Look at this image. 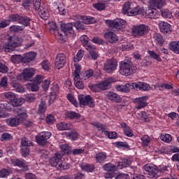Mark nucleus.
<instances>
[{
	"label": "nucleus",
	"mask_w": 179,
	"mask_h": 179,
	"mask_svg": "<svg viewBox=\"0 0 179 179\" xmlns=\"http://www.w3.org/2000/svg\"><path fill=\"white\" fill-rule=\"evenodd\" d=\"M23 43V38L20 37L9 36L7 39V42L2 46L0 44V52H2L3 50L6 52H12L15 51V48L20 47Z\"/></svg>",
	"instance_id": "obj_1"
},
{
	"label": "nucleus",
	"mask_w": 179,
	"mask_h": 179,
	"mask_svg": "<svg viewBox=\"0 0 179 179\" xmlns=\"http://www.w3.org/2000/svg\"><path fill=\"white\" fill-rule=\"evenodd\" d=\"M122 13L126 16H136L137 15H143L145 9L139 6L134 7L132 3L127 1L122 6Z\"/></svg>",
	"instance_id": "obj_2"
},
{
	"label": "nucleus",
	"mask_w": 179,
	"mask_h": 179,
	"mask_svg": "<svg viewBox=\"0 0 179 179\" xmlns=\"http://www.w3.org/2000/svg\"><path fill=\"white\" fill-rule=\"evenodd\" d=\"M136 72V66H134V63L131 60L122 61L120 66V73L124 76H131Z\"/></svg>",
	"instance_id": "obj_3"
},
{
	"label": "nucleus",
	"mask_w": 179,
	"mask_h": 179,
	"mask_svg": "<svg viewBox=\"0 0 179 179\" xmlns=\"http://www.w3.org/2000/svg\"><path fill=\"white\" fill-rule=\"evenodd\" d=\"M131 31L134 37H145L150 31V28L146 24H141L133 26Z\"/></svg>",
	"instance_id": "obj_4"
},
{
	"label": "nucleus",
	"mask_w": 179,
	"mask_h": 179,
	"mask_svg": "<svg viewBox=\"0 0 179 179\" xmlns=\"http://www.w3.org/2000/svg\"><path fill=\"white\" fill-rule=\"evenodd\" d=\"M143 169V174L147 176L148 178H159L160 177V175H159V169H157V166L147 164L144 166Z\"/></svg>",
	"instance_id": "obj_5"
},
{
	"label": "nucleus",
	"mask_w": 179,
	"mask_h": 179,
	"mask_svg": "<svg viewBox=\"0 0 179 179\" xmlns=\"http://www.w3.org/2000/svg\"><path fill=\"white\" fill-rule=\"evenodd\" d=\"M36 75V70L33 68H26L22 71V73L17 76V80H27L29 81L31 78Z\"/></svg>",
	"instance_id": "obj_6"
},
{
	"label": "nucleus",
	"mask_w": 179,
	"mask_h": 179,
	"mask_svg": "<svg viewBox=\"0 0 179 179\" xmlns=\"http://www.w3.org/2000/svg\"><path fill=\"white\" fill-rule=\"evenodd\" d=\"M106 23L109 27H112L113 29H119V30L127 27V21L121 18H117L114 20H107Z\"/></svg>",
	"instance_id": "obj_7"
},
{
	"label": "nucleus",
	"mask_w": 179,
	"mask_h": 179,
	"mask_svg": "<svg viewBox=\"0 0 179 179\" xmlns=\"http://www.w3.org/2000/svg\"><path fill=\"white\" fill-rule=\"evenodd\" d=\"M118 66V63L116 59H108L103 64V71L106 72V73H113L117 67Z\"/></svg>",
	"instance_id": "obj_8"
},
{
	"label": "nucleus",
	"mask_w": 179,
	"mask_h": 179,
	"mask_svg": "<svg viewBox=\"0 0 179 179\" xmlns=\"http://www.w3.org/2000/svg\"><path fill=\"white\" fill-rule=\"evenodd\" d=\"M60 29L66 36H69L72 38L76 37V34H75V30H73V24H72V22L61 24Z\"/></svg>",
	"instance_id": "obj_9"
},
{
	"label": "nucleus",
	"mask_w": 179,
	"mask_h": 179,
	"mask_svg": "<svg viewBox=\"0 0 179 179\" xmlns=\"http://www.w3.org/2000/svg\"><path fill=\"white\" fill-rule=\"evenodd\" d=\"M50 138H51V132L50 131L41 132L36 136V142L41 146L47 145L48 143L47 140L50 139Z\"/></svg>",
	"instance_id": "obj_10"
},
{
	"label": "nucleus",
	"mask_w": 179,
	"mask_h": 179,
	"mask_svg": "<svg viewBox=\"0 0 179 179\" xmlns=\"http://www.w3.org/2000/svg\"><path fill=\"white\" fill-rule=\"evenodd\" d=\"M78 101L81 106H88L91 108L94 107V100L90 95H78Z\"/></svg>",
	"instance_id": "obj_11"
},
{
	"label": "nucleus",
	"mask_w": 179,
	"mask_h": 179,
	"mask_svg": "<svg viewBox=\"0 0 179 179\" xmlns=\"http://www.w3.org/2000/svg\"><path fill=\"white\" fill-rule=\"evenodd\" d=\"M62 157H64V154H62V152L55 153V157L50 159V164L52 167H55L57 170H59L62 162Z\"/></svg>",
	"instance_id": "obj_12"
},
{
	"label": "nucleus",
	"mask_w": 179,
	"mask_h": 179,
	"mask_svg": "<svg viewBox=\"0 0 179 179\" xmlns=\"http://www.w3.org/2000/svg\"><path fill=\"white\" fill-rule=\"evenodd\" d=\"M65 64H66V56L64 53H59L57 55L55 66L57 69H61V68H64L65 66Z\"/></svg>",
	"instance_id": "obj_13"
},
{
	"label": "nucleus",
	"mask_w": 179,
	"mask_h": 179,
	"mask_svg": "<svg viewBox=\"0 0 179 179\" xmlns=\"http://www.w3.org/2000/svg\"><path fill=\"white\" fill-rule=\"evenodd\" d=\"M10 164L17 167H20V169L23 170V171H29V166L26 165V161L22 158L11 159Z\"/></svg>",
	"instance_id": "obj_14"
},
{
	"label": "nucleus",
	"mask_w": 179,
	"mask_h": 179,
	"mask_svg": "<svg viewBox=\"0 0 179 179\" xmlns=\"http://www.w3.org/2000/svg\"><path fill=\"white\" fill-rule=\"evenodd\" d=\"M148 96H142L136 98L133 100L134 103H136V108L137 110H141V108H145L148 106Z\"/></svg>",
	"instance_id": "obj_15"
},
{
	"label": "nucleus",
	"mask_w": 179,
	"mask_h": 179,
	"mask_svg": "<svg viewBox=\"0 0 179 179\" xmlns=\"http://www.w3.org/2000/svg\"><path fill=\"white\" fill-rule=\"evenodd\" d=\"M37 54L34 52L25 53L22 55V64H29L36 59Z\"/></svg>",
	"instance_id": "obj_16"
},
{
	"label": "nucleus",
	"mask_w": 179,
	"mask_h": 179,
	"mask_svg": "<svg viewBox=\"0 0 179 179\" xmlns=\"http://www.w3.org/2000/svg\"><path fill=\"white\" fill-rule=\"evenodd\" d=\"M104 38L106 41L111 44H115L118 41V36L113 31H108L104 34Z\"/></svg>",
	"instance_id": "obj_17"
},
{
	"label": "nucleus",
	"mask_w": 179,
	"mask_h": 179,
	"mask_svg": "<svg viewBox=\"0 0 179 179\" xmlns=\"http://www.w3.org/2000/svg\"><path fill=\"white\" fill-rule=\"evenodd\" d=\"M106 97L108 100H110L113 103H121L122 101L121 96L114 92H108L106 93Z\"/></svg>",
	"instance_id": "obj_18"
},
{
	"label": "nucleus",
	"mask_w": 179,
	"mask_h": 179,
	"mask_svg": "<svg viewBox=\"0 0 179 179\" xmlns=\"http://www.w3.org/2000/svg\"><path fill=\"white\" fill-rule=\"evenodd\" d=\"M145 15L149 19H159V16H160V13H159V11H157L156 9L148 8V9L145 11Z\"/></svg>",
	"instance_id": "obj_19"
},
{
	"label": "nucleus",
	"mask_w": 179,
	"mask_h": 179,
	"mask_svg": "<svg viewBox=\"0 0 179 179\" xmlns=\"http://www.w3.org/2000/svg\"><path fill=\"white\" fill-rule=\"evenodd\" d=\"M159 30L164 34H167V33H171V25L166 22H162L159 24Z\"/></svg>",
	"instance_id": "obj_20"
},
{
	"label": "nucleus",
	"mask_w": 179,
	"mask_h": 179,
	"mask_svg": "<svg viewBox=\"0 0 179 179\" xmlns=\"http://www.w3.org/2000/svg\"><path fill=\"white\" fill-rule=\"evenodd\" d=\"M121 128L123 130V132L126 136H129V138L134 136V131H132V129L127 124V123L122 122L121 124Z\"/></svg>",
	"instance_id": "obj_21"
},
{
	"label": "nucleus",
	"mask_w": 179,
	"mask_h": 179,
	"mask_svg": "<svg viewBox=\"0 0 179 179\" xmlns=\"http://www.w3.org/2000/svg\"><path fill=\"white\" fill-rule=\"evenodd\" d=\"M78 19H81L85 24H94L97 22L96 18L86 15H78Z\"/></svg>",
	"instance_id": "obj_22"
},
{
	"label": "nucleus",
	"mask_w": 179,
	"mask_h": 179,
	"mask_svg": "<svg viewBox=\"0 0 179 179\" xmlns=\"http://www.w3.org/2000/svg\"><path fill=\"white\" fill-rule=\"evenodd\" d=\"M111 83H113V78H108L103 81H101L98 85H99L101 90H107L111 87Z\"/></svg>",
	"instance_id": "obj_23"
},
{
	"label": "nucleus",
	"mask_w": 179,
	"mask_h": 179,
	"mask_svg": "<svg viewBox=\"0 0 179 179\" xmlns=\"http://www.w3.org/2000/svg\"><path fill=\"white\" fill-rule=\"evenodd\" d=\"M57 128L59 131H68L72 129L73 126L71 123L61 122L57 124Z\"/></svg>",
	"instance_id": "obj_24"
},
{
	"label": "nucleus",
	"mask_w": 179,
	"mask_h": 179,
	"mask_svg": "<svg viewBox=\"0 0 179 179\" xmlns=\"http://www.w3.org/2000/svg\"><path fill=\"white\" fill-rule=\"evenodd\" d=\"M64 115L65 118H67L69 120H80L81 117L79 113L72 110L66 111Z\"/></svg>",
	"instance_id": "obj_25"
},
{
	"label": "nucleus",
	"mask_w": 179,
	"mask_h": 179,
	"mask_svg": "<svg viewBox=\"0 0 179 179\" xmlns=\"http://www.w3.org/2000/svg\"><path fill=\"white\" fill-rule=\"evenodd\" d=\"M11 86L18 93H24V87L19 82L15 80L11 83Z\"/></svg>",
	"instance_id": "obj_26"
},
{
	"label": "nucleus",
	"mask_w": 179,
	"mask_h": 179,
	"mask_svg": "<svg viewBox=\"0 0 179 179\" xmlns=\"http://www.w3.org/2000/svg\"><path fill=\"white\" fill-rule=\"evenodd\" d=\"M45 111H47V105L45 103V101L41 99L38 105L37 113L39 115H43L44 117V114H45Z\"/></svg>",
	"instance_id": "obj_27"
},
{
	"label": "nucleus",
	"mask_w": 179,
	"mask_h": 179,
	"mask_svg": "<svg viewBox=\"0 0 179 179\" xmlns=\"http://www.w3.org/2000/svg\"><path fill=\"white\" fill-rule=\"evenodd\" d=\"M142 2H145L146 0H141ZM166 0H150V5H154L156 8H158V9H160L162 6H164L166 5Z\"/></svg>",
	"instance_id": "obj_28"
},
{
	"label": "nucleus",
	"mask_w": 179,
	"mask_h": 179,
	"mask_svg": "<svg viewBox=\"0 0 179 179\" xmlns=\"http://www.w3.org/2000/svg\"><path fill=\"white\" fill-rule=\"evenodd\" d=\"M107 159V154L106 152H99L95 155V160L96 163H104Z\"/></svg>",
	"instance_id": "obj_29"
},
{
	"label": "nucleus",
	"mask_w": 179,
	"mask_h": 179,
	"mask_svg": "<svg viewBox=\"0 0 179 179\" xmlns=\"http://www.w3.org/2000/svg\"><path fill=\"white\" fill-rule=\"evenodd\" d=\"M136 89H139V90H149L150 89V85L143 82H138L134 84Z\"/></svg>",
	"instance_id": "obj_30"
},
{
	"label": "nucleus",
	"mask_w": 179,
	"mask_h": 179,
	"mask_svg": "<svg viewBox=\"0 0 179 179\" xmlns=\"http://www.w3.org/2000/svg\"><path fill=\"white\" fill-rule=\"evenodd\" d=\"M73 80L74 85L78 89H83V87H85V84H83V81H82V78H80V75H77L74 77Z\"/></svg>",
	"instance_id": "obj_31"
},
{
	"label": "nucleus",
	"mask_w": 179,
	"mask_h": 179,
	"mask_svg": "<svg viewBox=\"0 0 179 179\" xmlns=\"http://www.w3.org/2000/svg\"><path fill=\"white\" fill-rule=\"evenodd\" d=\"M87 50H89L91 59L96 61V59L99 58V52H97V49H96V48H92V46H89V48Z\"/></svg>",
	"instance_id": "obj_32"
},
{
	"label": "nucleus",
	"mask_w": 179,
	"mask_h": 179,
	"mask_svg": "<svg viewBox=\"0 0 179 179\" xmlns=\"http://www.w3.org/2000/svg\"><path fill=\"white\" fill-rule=\"evenodd\" d=\"M169 50L175 52V54H179V41H173L169 43Z\"/></svg>",
	"instance_id": "obj_33"
},
{
	"label": "nucleus",
	"mask_w": 179,
	"mask_h": 179,
	"mask_svg": "<svg viewBox=\"0 0 179 179\" xmlns=\"http://www.w3.org/2000/svg\"><path fill=\"white\" fill-rule=\"evenodd\" d=\"M63 156L64 155H72V148H71L68 144H64L60 145Z\"/></svg>",
	"instance_id": "obj_34"
},
{
	"label": "nucleus",
	"mask_w": 179,
	"mask_h": 179,
	"mask_svg": "<svg viewBox=\"0 0 179 179\" xmlns=\"http://www.w3.org/2000/svg\"><path fill=\"white\" fill-rule=\"evenodd\" d=\"M132 161L131 159H124L121 162H118L117 169H124V167H129Z\"/></svg>",
	"instance_id": "obj_35"
},
{
	"label": "nucleus",
	"mask_w": 179,
	"mask_h": 179,
	"mask_svg": "<svg viewBox=\"0 0 179 179\" xmlns=\"http://www.w3.org/2000/svg\"><path fill=\"white\" fill-rule=\"evenodd\" d=\"M103 169L106 171H109L110 173H115V171H117V169H118V167H117V166L115 165L108 163L103 165Z\"/></svg>",
	"instance_id": "obj_36"
},
{
	"label": "nucleus",
	"mask_w": 179,
	"mask_h": 179,
	"mask_svg": "<svg viewBox=\"0 0 179 179\" xmlns=\"http://www.w3.org/2000/svg\"><path fill=\"white\" fill-rule=\"evenodd\" d=\"M30 17L27 16H22L21 15L20 18V22H18L20 24H22V26H24L25 27H27V26H30Z\"/></svg>",
	"instance_id": "obj_37"
},
{
	"label": "nucleus",
	"mask_w": 179,
	"mask_h": 179,
	"mask_svg": "<svg viewBox=\"0 0 179 179\" xmlns=\"http://www.w3.org/2000/svg\"><path fill=\"white\" fill-rule=\"evenodd\" d=\"M38 14L41 16V19H43V20H47V19L50 17V12L48 9H45L44 8H42V9L38 11Z\"/></svg>",
	"instance_id": "obj_38"
},
{
	"label": "nucleus",
	"mask_w": 179,
	"mask_h": 179,
	"mask_svg": "<svg viewBox=\"0 0 179 179\" xmlns=\"http://www.w3.org/2000/svg\"><path fill=\"white\" fill-rule=\"evenodd\" d=\"M10 61L13 64H20V62L23 63V56L20 55H12L10 57Z\"/></svg>",
	"instance_id": "obj_39"
},
{
	"label": "nucleus",
	"mask_w": 179,
	"mask_h": 179,
	"mask_svg": "<svg viewBox=\"0 0 179 179\" xmlns=\"http://www.w3.org/2000/svg\"><path fill=\"white\" fill-rule=\"evenodd\" d=\"M148 54L150 58L152 59H155V61H157L158 62H162V57L156 52L153 50H148Z\"/></svg>",
	"instance_id": "obj_40"
},
{
	"label": "nucleus",
	"mask_w": 179,
	"mask_h": 179,
	"mask_svg": "<svg viewBox=\"0 0 179 179\" xmlns=\"http://www.w3.org/2000/svg\"><path fill=\"white\" fill-rule=\"evenodd\" d=\"M159 15L161 13L162 17H164L165 19H171V17H173L171 12H170L168 9L159 10Z\"/></svg>",
	"instance_id": "obj_41"
},
{
	"label": "nucleus",
	"mask_w": 179,
	"mask_h": 179,
	"mask_svg": "<svg viewBox=\"0 0 179 179\" xmlns=\"http://www.w3.org/2000/svg\"><path fill=\"white\" fill-rule=\"evenodd\" d=\"M6 122L8 125H10V127H17V125L20 124V123H19V121L17 120V117H16L7 119Z\"/></svg>",
	"instance_id": "obj_42"
},
{
	"label": "nucleus",
	"mask_w": 179,
	"mask_h": 179,
	"mask_svg": "<svg viewBox=\"0 0 179 179\" xmlns=\"http://www.w3.org/2000/svg\"><path fill=\"white\" fill-rule=\"evenodd\" d=\"M154 40L156 41L157 44H159V45H163V44H164V39L160 34H155Z\"/></svg>",
	"instance_id": "obj_43"
},
{
	"label": "nucleus",
	"mask_w": 179,
	"mask_h": 179,
	"mask_svg": "<svg viewBox=\"0 0 179 179\" xmlns=\"http://www.w3.org/2000/svg\"><path fill=\"white\" fill-rule=\"evenodd\" d=\"M45 79V77L44 76L37 75L33 78L32 82L39 86V85H41V83H43Z\"/></svg>",
	"instance_id": "obj_44"
},
{
	"label": "nucleus",
	"mask_w": 179,
	"mask_h": 179,
	"mask_svg": "<svg viewBox=\"0 0 179 179\" xmlns=\"http://www.w3.org/2000/svg\"><path fill=\"white\" fill-rule=\"evenodd\" d=\"M21 15L19 14H11L8 16V21L10 22H17V23L20 21Z\"/></svg>",
	"instance_id": "obj_45"
},
{
	"label": "nucleus",
	"mask_w": 179,
	"mask_h": 179,
	"mask_svg": "<svg viewBox=\"0 0 179 179\" xmlns=\"http://www.w3.org/2000/svg\"><path fill=\"white\" fill-rule=\"evenodd\" d=\"M11 104L13 107H20V106L23 104V99L22 98H17V96H15V99H13Z\"/></svg>",
	"instance_id": "obj_46"
},
{
	"label": "nucleus",
	"mask_w": 179,
	"mask_h": 179,
	"mask_svg": "<svg viewBox=\"0 0 179 179\" xmlns=\"http://www.w3.org/2000/svg\"><path fill=\"white\" fill-rule=\"evenodd\" d=\"M74 27L79 31H83V30H85V22H83V21H76L74 22Z\"/></svg>",
	"instance_id": "obj_47"
},
{
	"label": "nucleus",
	"mask_w": 179,
	"mask_h": 179,
	"mask_svg": "<svg viewBox=\"0 0 179 179\" xmlns=\"http://www.w3.org/2000/svg\"><path fill=\"white\" fill-rule=\"evenodd\" d=\"M21 155L23 157H27L30 155V147L23 146L20 148Z\"/></svg>",
	"instance_id": "obj_48"
},
{
	"label": "nucleus",
	"mask_w": 179,
	"mask_h": 179,
	"mask_svg": "<svg viewBox=\"0 0 179 179\" xmlns=\"http://www.w3.org/2000/svg\"><path fill=\"white\" fill-rule=\"evenodd\" d=\"M33 145V143L31 141H29L27 138L24 137L21 139V146L23 148V146H26L27 148H30Z\"/></svg>",
	"instance_id": "obj_49"
},
{
	"label": "nucleus",
	"mask_w": 179,
	"mask_h": 179,
	"mask_svg": "<svg viewBox=\"0 0 179 179\" xmlns=\"http://www.w3.org/2000/svg\"><path fill=\"white\" fill-rule=\"evenodd\" d=\"M81 168L83 170H85V171H87V173H92V171H94V164H85L82 166Z\"/></svg>",
	"instance_id": "obj_50"
},
{
	"label": "nucleus",
	"mask_w": 179,
	"mask_h": 179,
	"mask_svg": "<svg viewBox=\"0 0 179 179\" xmlns=\"http://www.w3.org/2000/svg\"><path fill=\"white\" fill-rule=\"evenodd\" d=\"M104 134L106 135V136H108V138H109V139H117V138H118V134H117V132L115 131H104Z\"/></svg>",
	"instance_id": "obj_51"
},
{
	"label": "nucleus",
	"mask_w": 179,
	"mask_h": 179,
	"mask_svg": "<svg viewBox=\"0 0 179 179\" xmlns=\"http://www.w3.org/2000/svg\"><path fill=\"white\" fill-rule=\"evenodd\" d=\"M22 6L27 10H30V8L33 6V1H31V0H24L22 2Z\"/></svg>",
	"instance_id": "obj_52"
},
{
	"label": "nucleus",
	"mask_w": 179,
	"mask_h": 179,
	"mask_svg": "<svg viewBox=\"0 0 179 179\" xmlns=\"http://www.w3.org/2000/svg\"><path fill=\"white\" fill-rule=\"evenodd\" d=\"M17 120L20 124H22L24 120L27 118V113H19L17 116Z\"/></svg>",
	"instance_id": "obj_53"
},
{
	"label": "nucleus",
	"mask_w": 179,
	"mask_h": 179,
	"mask_svg": "<svg viewBox=\"0 0 179 179\" xmlns=\"http://www.w3.org/2000/svg\"><path fill=\"white\" fill-rule=\"evenodd\" d=\"M93 125L97 128L99 132L104 133L106 132V129H107V127L101 123H94Z\"/></svg>",
	"instance_id": "obj_54"
},
{
	"label": "nucleus",
	"mask_w": 179,
	"mask_h": 179,
	"mask_svg": "<svg viewBox=\"0 0 179 179\" xmlns=\"http://www.w3.org/2000/svg\"><path fill=\"white\" fill-rule=\"evenodd\" d=\"M84 55H85V50H78V52L74 59L75 62H79V61H81L82 58H83Z\"/></svg>",
	"instance_id": "obj_55"
},
{
	"label": "nucleus",
	"mask_w": 179,
	"mask_h": 179,
	"mask_svg": "<svg viewBox=\"0 0 179 179\" xmlns=\"http://www.w3.org/2000/svg\"><path fill=\"white\" fill-rule=\"evenodd\" d=\"M4 96L6 97V99H7V100H9V101L12 103V101L15 100V97L16 96V95L12 92H8L4 93Z\"/></svg>",
	"instance_id": "obj_56"
},
{
	"label": "nucleus",
	"mask_w": 179,
	"mask_h": 179,
	"mask_svg": "<svg viewBox=\"0 0 179 179\" xmlns=\"http://www.w3.org/2000/svg\"><path fill=\"white\" fill-rule=\"evenodd\" d=\"M160 139L161 141H163L166 143H170V142H171V139H173V137H171V135L170 134H164V135H161Z\"/></svg>",
	"instance_id": "obj_57"
},
{
	"label": "nucleus",
	"mask_w": 179,
	"mask_h": 179,
	"mask_svg": "<svg viewBox=\"0 0 179 179\" xmlns=\"http://www.w3.org/2000/svg\"><path fill=\"white\" fill-rule=\"evenodd\" d=\"M91 41H92V43H94V44H99L103 45V44L106 43V41L103 39H101V38H99V36H96L94 37Z\"/></svg>",
	"instance_id": "obj_58"
},
{
	"label": "nucleus",
	"mask_w": 179,
	"mask_h": 179,
	"mask_svg": "<svg viewBox=\"0 0 179 179\" xmlns=\"http://www.w3.org/2000/svg\"><path fill=\"white\" fill-rule=\"evenodd\" d=\"M25 100L28 101V103H33L34 100H36V94H27L25 95Z\"/></svg>",
	"instance_id": "obj_59"
},
{
	"label": "nucleus",
	"mask_w": 179,
	"mask_h": 179,
	"mask_svg": "<svg viewBox=\"0 0 179 179\" xmlns=\"http://www.w3.org/2000/svg\"><path fill=\"white\" fill-rule=\"evenodd\" d=\"M141 141L143 146H149V143H150V137L148 135H145L141 138Z\"/></svg>",
	"instance_id": "obj_60"
},
{
	"label": "nucleus",
	"mask_w": 179,
	"mask_h": 179,
	"mask_svg": "<svg viewBox=\"0 0 179 179\" xmlns=\"http://www.w3.org/2000/svg\"><path fill=\"white\" fill-rule=\"evenodd\" d=\"M10 31H13V33L23 31V28L19 25H12L10 27Z\"/></svg>",
	"instance_id": "obj_61"
},
{
	"label": "nucleus",
	"mask_w": 179,
	"mask_h": 179,
	"mask_svg": "<svg viewBox=\"0 0 179 179\" xmlns=\"http://www.w3.org/2000/svg\"><path fill=\"white\" fill-rule=\"evenodd\" d=\"M46 124L49 125H52L54 122H55V117L54 115L50 114L45 118Z\"/></svg>",
	"instance_id": "obj_62"
},
{
	"label": "nucleus",
	"mask_w": 179,
	"mask_h": 179,
	"mask_svg": "<svg viewBox=\"0 0 179 179\" xmlns=\"http://www.w3.org/2000/svg\"><path fill=\"white\" fill-rule=\"evenodd\" d=\"M94 8L97 9V10H104L106 9V3H97L94 4Z\"/></svg>",
	"instance_id": "obj_63"
},
{
	"label": "nucleus",
	"mask_w": 179,
	"mask_h": 179,
	"mask_svg": "<svg viewBox=\"0 0 179 179\" xmlns=\"http://www.w3.org/2000/svg\"><path fill=\"white\" fill-rule=\"evenodd\" d=\"M131 179H146V176L142 174L133 173L131 175Z\"/></svg>",
	"instance_id": "obj_64"
}]
</instances>
